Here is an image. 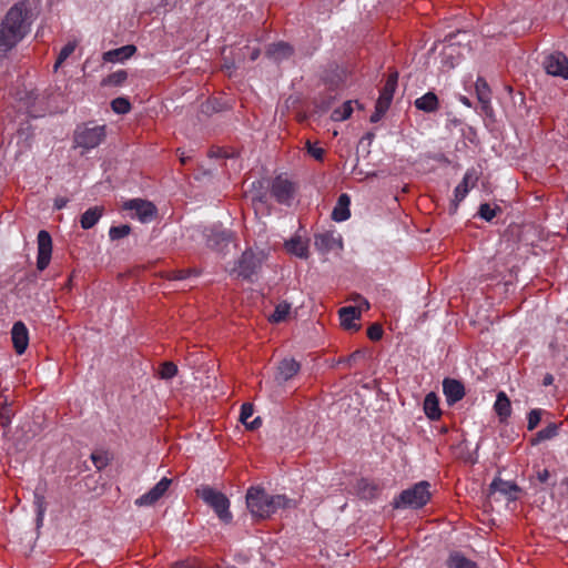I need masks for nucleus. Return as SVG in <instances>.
Masks as SVG:
<instances>
[{
	"mask_svg": "<svg viewBox=\"0 0 568 568\" xmlns=\"http://www.w3.org/2000/svg\"><path fill=\"white\" fill-rule=\"evenodd\" d=\"M196 491L202 500L215 511L223 523H231L232 514L230 511V500L226 495L210 486H202Z\"/></svg>",
	"mask_w": 568,
	"mask_h": 568,
	"instance_id": "7ed1b4c3",
	"label": "nucleus"
},
{
	"mask_svg": "<svg viewBox=\"0 0 568 568\" xmlns=\"http://www.w3.org/2000/svg\"><path fill=\"white\" fill-rule=\"evenodd\" d=\"M105 125H97L92 122L78 125L73 141L77 148L84 150L94 149L105 139Z\"/></svg>",
	"mask_w": 568,
	"mask_h": 568,
	"instance_id": "39448f33",
	"label": "nucleus"
},
{
	"mask_svg": "<svg viewBox=\"0 0 568 568\" xmlns=\"http://www.w3.org/2000/svg\"><path fill=\"white\" fill-rule=\"evenodd\" d=\"M191 273L190 270H181V271H176L174 272V275L172 276V278L174 280H184L189 276V274Z\"/></svg>",
	"mask_w": 568,
	"mask_h": 568,
	"instance_id": "603ef678",
	"label": "nucleus"
},
{
	"mask_svg": "<svg viewBox=\"0 0 568 568\" xmlns=\"http://www.w3.org/2000/svg\"><path fill=\"white\" fill-rule=\"evenodd\" d=\"M75 44L72 42L67 43L59 52L58 59L53 69L57 71L61 64L74 52Z\"/></svg>",
	"mask_w": 568,
	"mask_h": 568,
	"instance_id": "58836bf2",
	"label": "nucleus"
},
{
	"mask_svg": "<svg viewBox=\"0 0 568 568\" xmlns=\"http://www.w3.org/2000/svg\"><path fill=\"white\" fill-rule=\"evenodd\" d=\"M541 414H542V410L541 409H531L529 413H528V424H527V428L528 430H532L535 429L538 424L540 423V419H541Z\"/></svg>",
	"mask_w": 568,
	"mask_h": 568,
	"instance_id": "37998d69",
	"label": "nucleus"
},
{
	"mask_svg": "<svg viewBox=\"0 0 568 568\" xmlns=\"http://www.w3.org/2000/svg\"><path fill=\"white\" fill-rule=\"evenodd\" d=\"M519 490L520 488L515 483L505 481L500 478H495L489 485L490 494L500 493L506 496L508 500H516Z\"/></svg>",
	"mask_w": 568,
	"mask_h": 568,
	"instance_id": "6ab92c4d",
	"label": "nucleus"
},
{
	"mask_svg": "<svg viewBox=\"0 0 568 568\" xmlns=\"http://www.w3.org/2000/svg\"><path fill=\"white\" fill-rule=\"evenodd\" d=\"M261 54V50L258 48H254L252 51H251V54H250V59L252 61H255Z\"/></svg>",
	"mask_w": 568,
	"mask_h": 568,
	"instance_id": "052dcab7",
	"label": "nucleus"
},
{
	"mask_svg": "<svg viewBox=\"0 0 568 568\" xmlns=\"http://www.w3.org/2000/svg\"><path fill=\"white\" fill-rule=\"evenodd\" d=\"M92 460L97 468L99 469L105 466V462L101 457L95 456L94 454L92 455Z\"/></svg>",
	"mask_w": 568,
	"mask_h": 568,
	"instance_id": "6e6d98bb",
	"label": "nucleus"
},
{
	"mask_svg": "<svg viewBox=\"0 0 568 568\" xmlns=\"http://www.w3.org/2000/svg\"><path fill=\"white\" fill-rule=\"evenodd\" d=\"M373 136H374V134H373V133H367L365 138H366V139H368V140H372V139H373Z\"/></svg>",
	"mask_w": 568,
	"mask_h": 568,
	"instance_id": "338daca9",
	"label": "nucleus"
},
{
	"mask_svg": "<svg viewBox=\"0 0 568 568\" xmlns=\"http://www.w3.org/2000/svg\"><path fill=\"white\" fill-rule=\"evenodd\" d=\"M189 159H190L189 156H185L184 153H182L181 158H180V161H181L182 164H185Z\"/></svg>",
	"mask_w": 568,
	"mask_h": 568,
	"instance_id": "0e129e2a",
	"label": "nucleus"
},
{
	"mask_svg": "<svg viewBox=\"0 0 568 568\" xmlns=\"http://www.w3.org/2000/svg\"><path fill=\"white\" fill-rule=\"evenodd\" d=\"M29 10L24 3H17L9 9L0 23V52L13 49L29 32Z\"/></svg>",
	"mask_w": 568,
	"mask_h": 568,
	"instance_id": "f257e3e1",
	"label": "nucleus"
},
{
	"mask_svg": "<svg viewBox=\"0 0 568 568\" xmlns=\"http://www.w3.org/2000/svg\"><path fill=\"white\" fill-rule=\"evenodd\" d=\"M476 93L483 109L487 110L490 102V90L487 82L481 78H478L476 81Z\"/></svg>",
	"mask_w": 568,
	"mask_h": 568,
	"instance_id": "2f4dec72",
	"label": "nucleus"
},
{
	"mask_svg": "<svg viewBox=\"0 0 568 568\" xmlns=\"http://www.w3.org/2000/svg\"><path fill=\"white\" fill-rule=\"evenodd\" d=\"M430 498L429 484L427 481H419L412 488L403 490L400 495L394 500V508H420Z\"/></svg>",
	"mask_w": 568,
	"mask_h": 568,
	"instance_id": "20e7f679",
	"label": "nucleus"
},
{
	"mask_svg": "<svg viewBox=\"0 0 568 568\" xmlns=\"http://www.w3.org/2000/svg\"><path fill=\"white\" fill-rule=\"evenodd\" d=\"M136 52V47L126 44L118 49L109 50L103 53L102 59L105 62H123Z\"/></svg>",
	"mask_w": 568,
	"mask_h": 568,
	"instance_id": "aec40b11",
	"label": "nucleus"
},
{
	"mask_svg": "<svg viewBox=\"0 0 568 568\" xmlns=\"http://www.w3.org/2000/svg\"><path fill=\"white\" fill-rule=\"evenodd\" d=\"M264 261V253H255L252 250L245 251L237 263V274L244 280H251V277L257 273Z\"/></svg>",
	"mask_w": 568,
	"mask_h": 568,
	"instance_id": "423d86ee",
	"label": "nucleus"
},
{
	"mask_svg": "<svg viewBox=\"0 0 568 568\" xmlns=\"http://www.w3.org/2000/svg\"><path fill=\"white\" fill-rule=\"evenodd\" d=\"M285 247L287 252L294 254L300 258L308 257V245L306 241H303L302 237L295 236L285 243Z\"/></svg>",
	"mask_w": 568,
	"mask_h": 568,
	"instance_id": "a878e982",
	"label": "nucleus"
},
{
	"mask_svg": "<svg viewBox=\"0 0 568 568\" xmlns=\"http://www.w3.org/2000/svg\"><path fill=\"white\" fill-rule=\"evenodd\" d=\"M424 412L429 419L435 420L440 417L442 410L439 408V400L434 392L426 395L424 399Z\"/></svg>",
	"mask_w": 568,
	"mask_h": 568,
	"instance_id": "b1692460",
	"label": "nucleus"
},
{
	"mask_svg": "<svg viewBox=\"0 0 568 568\" xmlns=\"http://www.w3.org/2000/svg\"><path fill=\"white\" fill-rule=\"evenodd\" d=\"M291 311V304L282 302L276 305L274 313L270 316V321L274 323L283 322Z\"/></svg>",
	"mask_w": 568,
	"mask_h": 568,
	"instance_id": "473e14b6",
	"label": "nucleus"
},
{
	"mask_svg": "<svg viewBox=\"0 0 568 568\" xmlns=\"http://www.w3.org/2000/svg\"><path fill=\"white\" fill-rule=\"evenodd\" d=\"M352 112V102L346 101L341 108H337L332 112L331 119L333 121H344L351 116Z\"/></svg>",
	"mask_w": 568,
	"mask_h": 568,
	"instance_id": "72a5a7b5",
	"label": "nucleus"
},
{
	"mask_svg": "<svg viewBox=\"0 0 568 568\" xmlns=\"http://www.w3.org/2000/svg\"><path fill=\"white\" fill-rule=\"evenodd\" d=\"M349 204V196L346 193L341 194L332 212V219L336 222L346 221L351 216Z\"/></svg>",
	"mask_w": 568,
	"mask_h": 568,
	"instance_id": "4be33fe9",
	"label": "nucleus"
},
{
	"mask_svg": "<svg viewBox=\"0 0 568 568\" xmlns=\"http://www.w3.org/2000/svg\"><path fill=\"white\" fill-rule=\"evenodd\" d=\"M446 565L449 568H478L477 564L466 558L459 551H453L449 554Z\"/></svg>",
	"mask_w": 568,
	"mask_h": 568,
	"instance_id": "c85d7f7f",
	"label": "nucleus"
},
{
	"mask_svg": "<svg viewBox=\"0 0 568 568\" xmlns=\"http://www.w3.org/2000/svg\"><path fill=\"white\" fill-rule=\"evenodd\" d=\"M254 413L253 405L250 403H244L241 407L240 420L245 425V427L250 430H254L258 428L262 424L261 417L254 418L252 422L248 419L252 417Z\"/></svg>",
	"mask_w": 568,
	"mask_h": 568,
	"instance_id": "cd10ccee",
	"label": "nucleus"
},
{
	"mask_svg": "<svg viewBox=\"0 0 568 568\" xmlns=\"http://www.w3.org/2000/svg\"><path fill=\"white\" fill-rule=\"evenodd\" d=\"M453 37H454L453 34H448V36L445 38V40H446V41H452Z\"/></svg>",
	"mask_w": 568,
	"mask_h": 568,
	"instance_id": "774afa93",
	"label": "nucleus"
},
{
	"mask_svg": "<svg viewBox=\"0 0 568 568\" xmlns=\"http://www.w3.org/2000/svg\"><path fill=\"white\" fill-rule=\"evenodd\" d=\"M478 176L474 170L467 171L463 178V181L455 187L454 200L449 205V213L455 214L458 209V204L466 197L469 187L474 186L477 182Z\"/></svg>",
	"mask_w": 568,
	"mask_h": 568,
	"instance_id": "9b49d317",
	"label": "nucleus"
},
{
	"mask_svg": "<svg viewBox=\"0 0 568 568\" xmlns=\"http://www.w3.org/2000/svg\"><path fill=\"white\" fill-rule=\"evenodd\" d=\"M366 352L364 349H357L353 352L348 357H346L343 362L352 365L353 363H356L358 359L363 358L365 356Z\"/></svg>",
	"mask_w": 568,
	"mask_h": 568,
	"instance_id": "09e8293b",
	"label": "nucleus"
},
{
	"mask_svg": "<svg viewBox=\"0 0 568 568\" xmlns=\"http://www.w3.org/2000/svg\"><path fill=\"white\" fill-rule=\"evenodd\" d=\"M443 390L446 402L449 406L462 400L465 396V387L462 382L454 378H445L443 382Z\"/></svg>",
	"mask_w": 568,
	"mask_h": 568,
	"instance_id": "4468645a",
	"label": "nucleus"
},
{
	"mask_svg": "<svg viewBox=\"0 0 568 568\" xmlns=\"http://www.w3.org/2000/svg\"><path fill=\"white\" fill-rule=\"evenodd\" d=\"M554 383V376L551 374H546L544 379H542V385L544 386H549Z\"/></svg>",
	"mask_w": 568,
	"mask_h": 568,
	"instance_id": "bf43d9fd",
	"label": "nucleus"
},
{
	"mask_svg": "<svg viewBox=\"0 0 568 568\" xmlns=\"http://www.w3.org/2000/svg\"><path fill=\"white\" fill-rule=\"evenodd\" d=\"M550 477V473L547 469H542L537 473V478L540 483H546Z\"/></svg>",
	"mask_w": 568,
	"mask_h": 568,
	"instance_id": "864d4df0",
	"label": "nucleus"
},
{
	"mask_svg": "<svg viewBox=\"0 0 568 568\" xmlns=\"http://www.w3.org/2000/svg\"><path fill=\"white\" fill-rule=\"evenodd\" d=\"M307 152L317 161H322L324 156V149L316 146L311 141L306 142Z\"/></svg>",
	"mask_w": 568,
	"mask_h": 568,
	"instance_id": "a18cd8bd",
	"label": "nucleus"
},
{
	"mask_svg": "<svg viewBox=\"0 0 568 568\" xmlns=\"http://www.w3.org/2000/svg\"><path fill=\"white\" fill-rule=\"evenodd\" d=\"M414 105L420 111L432 113L438 110L439 101L434 92H427L423 97L417 98Z\"/></svg>",
	"mask_w": 568,
	"mask_h": 568,
	"instance_id": "5701e85b",
	"label": "nucleus"
},
{
	"mask_svg": "<svg viewBox=\"0 0 568 568\" xmlns=\"http://www.w3.org/2000/svg\"><path fill=\"white\" fill-rule=\"evenodd\" d=\"M341 325L348 331H358L359 325L355 323L361 317V307L345 306L338 311Z\"/></svg>",
	"mask_w": 568,
	"mask_h": 568,
	"instance_id": "a211bd4d",
	"label": "nucleus"
},
{
	"mask_svg": "<svg viewBox=\"0 0 568 568\" xmlns=\"http://www.w3.org/2000/svg\"><path fill=\"white\" fill-rule=\"evenodd\" d=\"M460 123H462L460 120L454 118V119L448 121V128H450V126H458V125H460Z\"/></svg>",
	"mask_w": 568,
	"mask_h": 568,
	"instance_id": "680f3d73",
	"label": "nucleus"
},
{
	"mask_svg": "<svg viewBox=\"0 0 568 568\" xmlns=\"http://www.w3.org/2000/svg\"><path fill=\"white\" fill-rule=\"evenodd\" d=\"M38 256H37V268L44 271L51 260L52 254V239L48 231L41 230L38 233Z\"/></svg>",
	"mask_w": 568,
	"mask_h": 568,
	"instance_id": "1a4fd4ad",
	"label": "nucleus"
},
{
	"mask_svg": "<svg viewBox=\"0 0 568 568\" xmlns=\"http://www.w3.org/2000/svg\"><path fill=\"white\" fill-rule=\"evenodd\" d=\"M358 307H361V310L362 308L368 310L369 303L366 300L362 298V304Z\"/></svg>",
	"mask_w": 568,
	"mask_h": 568,
	"instance_id": "e2e57ef3",
	"label": "nucleus"
},
{
	"mask_svg": "<svg viewBox=\"0 0 568 568\" xmlns=\"http://www.w3.org/2000/svg\"><path fill=\"white\" fill-rule=\"evenodd\" d=\"M178 373V366L172 362H165L161 365L159 375L163 379H171Z\"/></svg>",
	"mask_w": 568,
	"mask_h": 568,
	"instance_id": "79ce46f5",
	"label": "nucleus"
},
{
	"mask_svg": "<svg viewBox=\"0 0 568 568\" xmlns=\"http://www.w3.org/2000/svg\"><path fill=\"white\" fill-rule=\"evenodd\" d=\"M494 408H495L497 415L500 417V419H506L507 417L510 416V413H511L510 400L504 392H499L497 394V398H496Z\"/></svg>",
	"mask_w": 568,
	"mask_h": 568,
	"instance_id": "c756f323",
	"label": "nucleus"
},
{
	"mask_svg": "<svg viewBox=\"0 0 568 568\" xmlns=\"http://www.w3.org/2000/svg\"><path fill=\"white\" fill-rule=\"evenodd\" d=\"M266 54L275 61H281L293 54V48L286 42H277L267 48Z\"/></svg>",
	"mask_w": 568,
	"mask_h": 568,
	"instance_id": "393cba45",
	"label": "nucleus"
},
{
	"mask_svg": "<svg viewBox=\"0 0 568 568\" xmlns=\"http://www.w3.org/2000/svg\"><path fill=\"white\" fill-rule=\"evenodd\" d=\"M558 424L550 423L547 427L542 428L541 430L537 432L535 437L530 439L531 445H538L541 442L552 439L558 435Z\"/></svg>",
	"mask_w": 568,
	"mask_h": 568,
	"instance_id": "7c9ffc66",
	"label": "nucleus"
},
{
	"mask_svg": "<svg viewBox=\"0 0 568 568\" xmlns=\"http://www.w3.org/2000/svg\"><path fill=\"white\" fill-rule=\"evenodd\" d=\"M103 206H93L88 209L80 219L81 227L89 230L93 227L103 214Z\"/></svg>",
	"mask_w": 568,
	"mask_h": 568,
	"instance_id": "bb28decb",
	"label": "nucleus"
},
{
	"mask_svg": "<svg viewBox=\"0 0 568 568\" xmlns=\"http://www.w3.org/2000/svg\"><path fill=\"white\" fill-rule=\"evenodd\" d=\"M172 480L163 477L153 488L143 494L135 500L138 506H152L154 505L169 489Z\"/></svg>",
	"mask_w": 568,
	"mask_h": 568,
	"instance_id": "ddd939ff",
	"label": "nucleus"
},
{
	"mask_svg": "<svg viewBox=\"0 0 568 568\" xmlns=\"http://www.w3.org/2000/svg\"><path fill=\"white\" fill-rule=\"evenodd\" d=\"M112 110L118 114H125L131 110V104L126 98H115L111 102Z\"/></svg>",
	"mask_w": 568,
	"mask_h": 568,
	"instance_id": "ea45409f",
	"label": "nucleus"
},
{
	"mask_svg": "<svg viewBox=\"0 0 568 568\" xmlns=\"http://www.w3.org/2000/svg\"><path fill=\"white\" fill-rule=\"evenodd\" d=\"M232 241V232L229 230L212 227L206 234V244L212 250L223 252Z\"/></svg>",
	"mask_w": 568,
	"mask_h": 568,
	"instance_id": "f8f14e48",
	"label": "nucleus"
},
{
	"mask_svg": "<svg viewBox=\"0 0 568 568\" xmlns=\"http://www.w3.org/2000/svg\"><path fill=\"white\" fill-rule=\"evenodd\" d=\"M499 212H501L499 206L491 207L488 203H483L479 206L478 215L483 220L490 222Z\"/></svg>",
	"mask_w": 568,
	"mask_h": 568,
	"instance_id": "4c0bfd02",
	"label": "nucleus"
},
{
	"mask_svg": "<svg viewBox=\"0 0 568 568\" xmlns=\"http://www.w3.org/2000/svg\"><path fill=\"white\" fill-rule=\"evenodd\" d=\"M300 368H301V365L295 359L284 358L278 364L277 373L275 375V381L278 384L287 382L298 373Z\"/></svg>",
	"mask_w": 568,
	"mask_h": 568,
	"instance_id": "f3484780",
	"label": "nucleus"
},
{
	"mask_svg": "<svg viewBox=\"0 0 568 568\" xmlns=\"http://www.w3.org/2000/svg\"><path fill=\"white\" fill-rule=\"evenodd\" d=\"M11 338L16 352L21 355L29 344V332L22 322H16L11 329Z\"/></svg>",
	"mask_w": 568,
	"mask_h": 568,
	"instance_id": "dca6fc26",
	"label": "nucleus"
},
{
	"mask_svg": "<svg viewBox=\"0 0 568 568\" xmlns=\"http://www.w3.org/2000/svg\"><path fill=\"white\" fill-rule=\"evenodd\" d=\"M246 506L253 517L268 518L278 509L294 508L295 501L285 495H270L260 486H252L246 491Z\"/></svg>",
	"mask_w": 568,
	"mask_h": 568,
	"instance_id": "f03ea898",
	"label": "nucleus"
},
{
	"mask_svg": "<svg viewBox=\"0 0 568 568\" xmlns=\"http://www.w3.org/2000/svg\"><path fill=\"white\" fill-rule=\"evenodd\" d=\"M130 232L131 227L126 224H122L119 226H112L109 231V236L112 241H115L128 236Z\"/></svg>",
	"mask_w": 568,
	"mask_h": 568,
	"instance_id": "a19ab883",
	"label": "nucleus"
},
{
	"mask_svg": "<svg viewBox=\"0 0 568 568\" xmlns=\"http://www.w3.org/2000/svg\"><path fill=\"white\" fill-rule=\"evenodd\" d=\"M26 99V105L27 108L29 109L31 105H33L34 101L38 99V94L33 91L31 92H26V97H21L20 100H24Z\"/></svg>",
	"mask_w": 568,
	"mask_h": 568,
	"instance_id": "8fccbe9b",
	"label": "nucleus"
},
{
	"mask_svg": "<svg viewBox=\"0 0 568 568\" xmlns=\"http://www.w3.org/2000/svg\"><path fill=\"white\" fill-rule=\"evenodd\" d=\"M388 109H389V106H387V105H384V104H382V103L376 102L375 111H374V113L371 115L369 121H371L372 123H376V122H378V121L383 118V115L386 113V111H387Z\"/></svg>",
	"mask_w": 568,
	"mask_h": 568,
	"instance_id": "49530a36",
	"label": "nucleus"
},
{
	"mask_svg": "<svg viewBox=\"0 0 568 568\" xmlns=\"http://www.w3.org/2000/svg\"><path fill=\"white\" fill-rule=\"evenodd\" d=\"M69 200L67 197H57L54 200V207L57 210L63 209L68 204Z\"/></svg>",
	"mask_w": 568,
	"mask_h": 568,
	"instance_id": "5fc2aeb1",
	"label": "nucleus"
},
{
	"mask_svg": "<svg viewBox=\"0 0 568 568\" xmlns=\"http://www.w3.org/2000/svg\"><path fill=\"white\" fill-rule=\"evenodd\" d=\"M314 245L321 253H327L335 248H342V239L335 236L334 232H323L315 234Z\"/></svg>",
	"mask_w": 568,
	"mask_h": 568,
	"instance_id": "2eb2a0df",
	"label": "nucleus"
},
{
	"mask_svg": "<svg viewBox=\"0 0 568 568\" xmlns=\"http://www.w3.org/2000/svg\"><path fill=\"white\" fill-rule=\"evenodd\" d=\"M367 336L372 341H379L383 336V328L379 324L374 323L367 329Z\"/></svg>",
	"mask_w": 568,
	"mask_h": 568,
	"instance_id": "de8ad7c7",
	"label": "nucleus"
},
{
	"mask_svg": "<svg viewBox=\"0 0 568 568\" xmlns=\"http://www.w3.org/2000/svg\"><path fill=\"white\" fill-rule=\"evenodd\" d=\"M34 505H36V513H37V529H40V527L43 524V517L45 513V501L44 497L40 494H34Z\"/></svg>",
	"mask_w": 568,
	"mask_h": 568,
	"instance_id": "c9c22d12",
	"label": "nucleus"
},
{
	"mask_svg": "<svg viewBox=\"0 0 568 568\" xmlns=\"http://www.w3.org/2000/svg\"><path fill=\"white\" fill-rule=\"evenodd\" d=\"M542 67L549 75L568 79V58L560 51L546 55Z\"/></svg>",
	"mask_w": 568,
	"mask_h": 568,
	"instance_id": "0eeeda50",
	"label": "nucleus"
},
{
	"mask_svg": "<svg viewBox=\"0 0 568 568\" xmlns=\"http://www.w3.org/2000/svg\"><path fill=\"white\" fill-rule=\"evenodd\" d=\"M377 488L366 479L357 481V491L362 498H374Z\"/></svg>",
	"mask_w": 568,
	"mask_h": 568,
	"instance_id": "f704fd0d",
	"label": "nucleus"
},
{
	"mask_svg": "<svg viewBox=\"0 0 568 568\" xmlns=\"http://www.w3.org/2000/svg\"><path fill=\"white\" fill-rule=\"evenodd\" d=\"M174 568H195L194 566H192L190 562L187 561H176L174 565H173Z\"/></svg>",
	"mask_w": 568,
	"mask_h": 568,
	"instance_id": "4d7b16f0",
	"label": "nucleus"
},
{
	"mask_svg": "<svg viewBox=\"0 0 568 568\" xmlns=\"http://www.w3.org/2000/svg\"><path fill=\"white\" fill-rule=\"evenodd\" d=\"M128 79V72L124 70L115 71L102 80V85H121Z\"/></svg>",
	"mask_w": 568,
	"mask_h": 568,
	"instance_id": "e433bc0d",
	"label": "nucleus"
},
{
	"mask_svg": "<svg viewBox=\"0 0 568 568\" xmlns=\"http://www.w3.org/2000/svg\"><path fill=\"white\" fill-rule=\"evenodd\" d=\"M123 209L134 211L136 217L143 223L152 221L156 215L155 205L141 199L126 201L123 205Z\"/></svg>",
	"mask_w": 568,
	"mask_h": 568,
	"instance_id": "9d476101",
	"label": "nucleus"
},
{
	"mask_svg": "<svg viewBox=\"0 0 568 568\" xmlns=\"http://www.w3.org/2000/svg\"><path fill=\"white\" fill-rule=\"evenodd\" d=\"M12 410L10 408V406L8 405H4L1 407L0 409V422H1V426L3 428H8L11 424V418H12Z\"/></svg>",
	"mask_w": 568,
	"mask_h": 568,
	"instance_id": "c03bdc74",
	"label": "nucleus"
},
{
	"mask_svg": "<svg viewBox=\"0 0 568 568\" xmlns=\"http://www.w3.org/2000/svg\"><path fill=\"white\" fill-rule=\"evenodd\" d=\"M271 193L278 203L290 205L295 193V187L290 180L278 175L272 181Z\"/></svg>",
	"mask_w": 568,
	"mask_h": 568,
	"instance_id": "6e6552de",
	"label": "nucleus"
},
{
	"mask_svg": "<svg viewBox=\"0 0 568 568\" xmlns=\"http://www.w3.org/2000/svg\"><path fill=\"white\" fill-rule=\"evenodd\" d=\"M460 100L464 104H466L467 106H470V102L466 97H463Z\"/></svg>",
	"mask_w": 568,
	"mask_h": 568,
	"instance_id": "69168bd1",
	"label": "nucleus"
},
{
	"mask_svg": "<svg viewBox=\"0 0 568 568\" xmlns=\"http://www.w3.org/2000/svg\"><path fill=\"white\" fill-rule=\"evenodd\" d=\"M333 102L334 97L325 98L318 103V108L321 109L322 112H326L331 108Z\"/></svg>",
	"mask_w": 568,
	"mask_h": 568,
	"instance_id": "3c124183",
	"label": "nucleus"
},
{
	"mask_svg": "<svg viewBox=\"0 0 568 568\" xmlns=\"http://www.w3.org/2000/svg\"><path fill=\"white\" fill-rule=\"evenodd\" d=\"M398 73H390L386 80L385 85L383 87L379 98L376 102L382 103L384 105L389 106L397 88Z\"/></svg>",
	"mask_w": 568,
	"mask_h": 568,
	"instance_id": "412c9836",
	"label": "nucleus"
},
{
	"mask_svg": "<svg viewBox=\"0 0 568 568\" xmlns=\"http://www.w3.org/2000/svg\"><path fill=\"white\" fill-rule=\"evenodd\" d=\"M223 68H225L226 70H233L236 68L235 65V62L234 60L232 61H227L226 57L224 55V64H223Z\"/></svg>",
	"mask_w": 568,
	"mask_h": 568,
	"instance_id": "13d9d810",
	"label": "nucleus"
}]
</instances>
